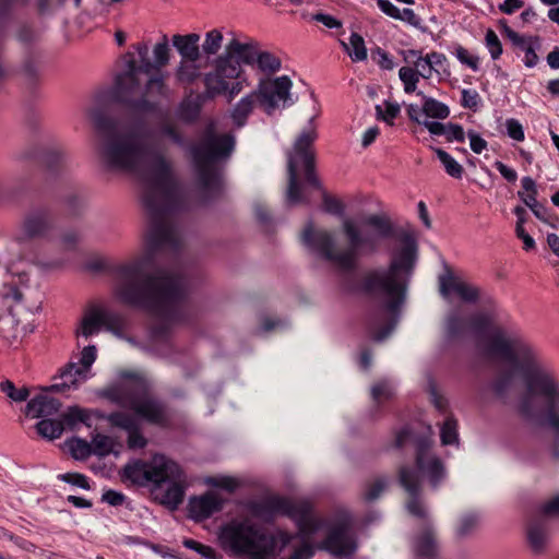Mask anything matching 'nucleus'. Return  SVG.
Returning a JSON list of instances; mask_svg holds the SVG:
<instances>
[{"label": "nucleus", "mask_w": 559, "mask_h": 559, "mask_svg": "<svg viewBox=\"0 0 559 559\" xmlns=\"http://www.w3.org/2000/svg\"><path fill=\"white\" fill-rule=\"evenodd\" d=\"M439 292L443 298L456 294L465 302H475L480 296L477 286L456 277L451 271H445L439 276Z\"/></svg>", "instance_id": "nucleus-15"}, {"label": "nucleus", "mask_w": 559, "mask_h": 559, "mask_svg": "<svg viewBox=\"0 0 559 559\" xmlns=\"http://www.w3.org/2000/svg\"><path fill=\"white\" fill-rule=\"evenodd\" d=\"M384 106H385L384 112L382 111L381 106L378 105L376 107L378 116L381 117L388 123L392 124V120L400 114V110H401L400 105L386 102L384 104Z\"/></svg>", "instance_id": "nucleus-56"}, {"label": "nucleus", "mask_w": 559, "mask_h": 559, "mask_svg": "<svg viewBox=\"0 0 559 559\" xmlns=\"http://www.w3.org/2000/svg\"><path fill=\"white\" fill-rule=\"evenodd\" d=\"M479 103V95L476 91H462V106L469 109H476Z\"/></svg>", "instance_id": "nucleus-62"}, {"label": "nucleus", "mask_w": 559, "mask_h": 559, "mask_svg": "<svg viewBox=\"0 0 559 559\" xmlns=\"http://www.w3.org/2000/svg\"><path fill=\"white\" fill-rule=\"evenodd\" d=\"M173 46L176 48L181 59L199 60L202 53L200 49V35L189 33L186 35L176 34L171 37Z\"/></svg>", "instance_id": "nucleus-22"}, {"label": "nucleus", "mask_w": 559, "mask_h": 559, "mask_svg": "<svg viewBox=\"0 0 559 559\" xmlns=\"http://www.w3.org/2000/svg\"><path fill=\"white\" fill-rule=\"evenodd\" d=\"M526 539L530 550L534 555H543L549 543V535L545 524L537 520L530 522L526 528Z\"/></svg>", "instance_id": "nucleus-23"}, {"label": "nucleus", "mask_w": 559, "mask_h": 559, "mask_svg": "<svg viewBox=\"0 0 559 559\" xmlns=\"http://www.w3.org/2000/svg\"><path fill=\"white\" fill-rule=\"evenodd\" d=\"M224 502V499L214 491H209L199 497H192L189 500L190 516L197 521L205 520L221 511Z\"/></svg>", "instance_id": "nucleus-17"}, {"label": "nucleus", "mask_w": 559, "mask_h": 559, "mask_svg": "<svg viewBox=\"0 0 559 559\" xmlns=\"http://www.w3.org/2000/svg\"><path fill=\"white\" fill-rule=\"evenodd\" d=\"M293 83L287 75L275 79H260L257 88L253 91L261 106L267 115H271L281 105H285L290 96Z\"/></svg>", "instance_id": "nucleus-11"}, {"label": "nucleus", "mask_w": 559, "mask_h": 559, "mask_svg": "<svg viewBox=\"0 0 559 559\" xmlns=\"http://www.w3.org/2000/svg\"><path fill=\"white\" fill-rule=\"evenodd\" d=\"M445 135L449 141H456L463 143L465 141V132L460 124L448 123Z\"/></svg>", "instance_id": "nucleus-61"}, {"label": "nucleus", "mask_w": 559, "mask_h": 559, "mask_svg": "<svg viewBox=\"0 0 559 559\" xmlns=\"http://www.w3.org/2000/svg\"><path fill=\"white\" fill-rule=\"evenodd\" d=\"M321 548L325 549L333 556L345 557L355 551L356 544L348 533L347 525L345 523H340L329 531Z\"/></svg>", "instance_id": "nucleus-16"}, {"label": "nucleus", "mask_w": 559, "mask_h": 559, "mask_svg": "<svg viewBox=\"0 0 559 559\" xmlns=\"http://www.w3.org/2000/svg\"><path fill=\"white\" fill-rule=\"evenodd\" d=\"M102 328V307L93 306L84 312L76 329V335L87 338L96 334Z\"/></svg>", "instance_id": "nucleus-25"}, {"label": "nucleus", "mask_w": 559, "mask_h": 559, "mask_svg": "<svg viewBox=\"0 0 559 559\" xmlns=\"http://www.w3.org/2000/svg\"><path fill=\"white\" fill-rule=\"evenodd\" d=\"M288 187L286 191V202L290 205L298 204L304 201L301 188L298 183L297 169L295 167V157L288 156Z\"/></svg>", "instance_id": "nucleus-33"}, {"label": "nucleus", "mask_w": 559, "mask_h": 559, "mask_svg": "<svg viewBox=\"0 0 559 559\" xmlns=\"http://www.w3.org/2000/svg\"><path fill=\"white\" fill-rule=\"evenodd\" d=\"M400 80L404 84L405 93H413L416 91L419 75L412 67H402L399 71Z\"/></svg>", "instance_id": "nucleus-48"}, {"label": "nucleus", "mask_w": 559, "mask_h": 559, "mask_svg": "<svg viewBox=\"0 0 559 559\" xmlns=\"http://www.w3.org/2000/svg\"><path fill=\"white\" fill-rule=\"evenodd\" d=\"M364 226L366 229L361 233L352 219L343 222V231L349 241L348 248H340L334 235L323 229L316 230L312 226L304 230L302 241L338 269L349 271L355 269L359 251L376 252L380 240L389 238L393 233L392 224L384 215H369L365 218Z\"/></svg>", "instance_id": "nucleus-5"}, {"label": "nucleus", "mask_w": 559, "mask_h": 559, "mask_svg": "<svg viewBox=\"0 0 559 559\" xmlns=\"http://www.w3.org/2000/svg\"><path fill=\"white\" fill-rule=\"evenodd\" d=\"M100 395L120 406H128L138 417L150 424L164 426L169 420L166 405L153 396L143 378L130 377L105 388Z\"/></svg>", "instance_id": "nucleus-6"}, {"label": "nucleus", "mask_w": 559, "mask_h": 559, "mask_svg": "<svg viewBox=\"0 0 559 559\" xmlns=\"http://www.w3.org/2000/svg\"><path fill=\"white\" fill-rule=\"evenodd\" d=\"M508 135L515 141H523L525 135L522 124L515 119H508L506 121Z\"/></svg>", "instance_id": "nucleus-60"}, {"label": "nucleus", "mask_w": 559, "mask_h": 559, "mask_svg": "<svg viewBox=\"0 0 559 559\" xmlns=\"http://www.w3.org/2000/svg\"><path fill=\"white\" fill-rule=\"evenodd\" d=\"M441 442L443 445L457 444V423L452 417L447 418L441 427Z\"/></svg>", "instance_id": "nucleus-45"}, {"label": "nucleus", "mask_w": 559, "mask_h": 559, "mask_svg": "<svg viewBox=\"0 0 559 559\" xmlns=\"http://www.w3.org/2000/svg\"><path fill=\"white\" fill-rule=\"evenodd\" d=\"M234 146L233 135L215 134L211 127L200 143L191 148L199 182L210 197L217 194L223 186L217 163L228 158Z\"/></svg>", "instance_id": "nucleus-7"}, {"label": "nucleus", "mask_w": 559, "mask_h": 559, "mask_svg": "<svg viewBox=\"0 0 559 559\" xmlns=\"http://www.w3.org/2000/svg\"><path fill=\"white\" fill-rule=\"evenodd\" d=\"M0 390L14 402H24L29 395V391L26 386H21L17 389L10 380L2 381L0 383Z\"/></svg>", "instance_id": "nucleus-44"}, {"label": "nucleus", "mask_w": 559, "mask_h": 559, "mask_svg": "<svg viewBox=\"0 0 559 559\" xmlns=\"http://www.w3.org/2000/svg\"><path fill=\"white\" fill-rule=\"evenodd\" d=\"M183 545L189 549L198 551L202 557L206 559H222V556L217 555L212 547L200 544L197 540L186 539Z\"/></svg>", "instance_id": "nucleus-51"}, {"label": "nucleus", "mask_w": 559, "mask_h": 559, "mask_svg": "<svg viewBox=\"0 0 559 559\" xmlns=\"http://www.w3.org/2000/svg\"><path fill=\"white\" fill-rule=\"evenodd\" d=\"M399 480L408 495V499L405 503L407 512L413 516L426 519L428 511L420 498L421 481L419 474L413 468L401 467L399 472Z\"/></svg>", "instance_id": "nucleus-14"}, {"label": "nucleus", "mask_w": 559, "mask_h": 559, "mask_svg": "<svg viewBox=\"0 0 559 559\" xmlns=\"http://www.w3.org/2000/svg\"><path fill=\"white\" fill-rule=\"evenodd\" d=\"M98 417L106 420L111 427L121 429L126 432H129L141 425V420L138 415L123 411L112 412L107 415L102 414Z\"/></svg>", "instance_id": "nucleus-27"}, {"label": "nucleus", "mask_w": 559, "mask_h": 559, "mask_svg": "<svg viewBox=\"0 0 559 559\" xmlns=\"http://www.w3.org/2000/svg\"><path fill=\"white\" fill-rule=\"evenodd\" d=\"M392 394L393 390L391 385L386 382H379L374 384L371 389V395L376 402L389 400L392 396Z\"/></svg>", "instance_id": "nucleus-55"}, {"label": "nucleus", "mask_w": 559, "mask_h": 559, "mask_svg": "<svg viewBox=\"0 0 559 559\" xmlns=\"http://www.w3.org/2000/svg\"><path fill=\"white\" fill-rule=\"evenodd\" d=\"M467 136L469 139L471 150L474 153L480 154L487 147V142L473 130L467 132Z\"/></svg>", "instance_id": "nucleus-63"}, {"label": "nucleus", "mask_w": 559, "mask_h": 559, "mask_svg": "<svg viewBox=\"0 0 559 559\" xmlns=\"http://www.w3.org/2000/svg\"><path fill=\"white\" fill-rule=\"evenodd\" d=\"M102 323L103 328L112 333L114 335L121 337L126 329L124 319L117 312L110 311L102 307Z\"/></svg>", "instance_id": "nucleus-36"}, {"label": "nucleus", "mask_w": 559, "mask_h": 559, "mask_svg": "<svg viewBox=\"0 0 559 559\" xmlns=\"http://www.w3.org/2000/svg\"><path fill=\"white\" fill-rule=\"evenodd\" d=\"M416 464L433 488H437L440 481L445 478L447 473L442 461L436 455L430 454L424 447L418 449Z\"/></svg>", "instance_id": "nucleus-18"}, {"label": "nucleus", "mask_w": 559, "mask_h": 559, "mask_svg": "<svg viewBox=\"0 0 559 559\" xmlns=\"http://www.w3.org/2000/svg\"><path fill=\"white\" fill-rule=\"evenodd\" d=\"M134 66L130 73H122L116 81L117 98L130 110L139 114H148L157 110L159 100L169 96V88L163 73L151 75L142 86L138 76H134Z\"/></svg>", "instance_id": "nucleus-8"}, {"label": "nucleus", "mask_w": 559, "mask_h": 559, "mask_svg": "<svg viewBox=\"0 0 559 559\" xmlns=\"http://www.w3.org/2000/svg\"><path fill=\"white\" fill-rule=\"evenodd\" d=\"M206 484L213 487L222 488L228 492L235 491L240 486V480L231 476L210 477Z\"/></svg>", "instance_id": "nucleus-49"}, {"label": "nucleus", "mask_w": 559, "mask_h": 559, "mask_svg": "<svg viewBox=\"0 0 559 559\" xmlns=\"http://www.w3.org/2000/svg\"><path fill=\"white\" fill-rule=\"evenodd\" d=\"M313 554V547L309 543L305 542L294 550L288 559H309Z\"/></svg>", "instance_id": "nucleus-64"}, {"label": "nucleus", "mask_w": 559, "mask_h": 559, "mask_svg": "<svg viewBox=\"0 0 559 559\" xmlns=\"http://www.w3.org/2000/svg\"><path fill=\"white\" fill-rule=\"evenodd\" d=\"M91 447L93 454L104 456L112 451L114 441L110 437L98 433L93 438Z\"/></svg>", "instance_id": "nucleus-47"}, {"label": "nucleus", "mask_w": 559, "mask_h": 559, "mask_svg": "<svg viewBox=\"0 0 559 559\" xmlns=\"http://www.w3.org/2000/svg\"><path fill=\"white\" fill-rule=\"evenodd\" d=\"M70 451L76 460H82L90 456L92 452L91 443L82 439H73L69 442Z\"/></svg>", "instance_id": "nucleus-50"}, {"label": "nucleus", "mask_w": 559, "mask_h": 559, "mask_svg": "<svg viewBox=\"0 0 559 559\" xmlns=\"http://www.w3.org/2000/svg\"><path fill=\"white\" fill-rule=\"evenodd\" d=\"M243 73L238 61H234L229 55H221L215 60L214 69L205 75L206 92L211 96L225 95L231 102L249 85Z\"/></svg>", "instance_id": "nucleus-9"}, {"label": "nucleus", "mask_w": 559, "mask_h": 559, "mask_svg": "<svg viewBox=\"0 0 559 559\" xmlns=\"http://www.w3.org/2000/svg\"><path fill=\"white\" fill-rule=\"evenodd\" d=\"M506 31V34L508 36V38L515 45L518 46L519 48L521 49H525L531 43H535V44H538V38L535 37H530V38H525L521 35H519L516 32H514L513 29H511L510 27H507L504 28Z\"/></svg>", "instance_id": "nucleus-57"}, {"label": "nucleus", "mask_w": 559, "mask_h": 559, "mask_svg": "<svg viewBox=\"0 0 559 559\" xmlns=\"http://www.w3.org/2000/svg\"><path fill=\"white\" fill-rule=\"evenodd\" d=\"M477 519L475 515H464L461 518L460 523L456 528V533L459 536L463 537L469 534L476 526Z\"/></svg>", "instance_id": "nucleus-58"}, {"label": "nucleus", "mask_w": 559, "mask_h": 559, "mask_svg": "<svg viewBox=\"0 0 559 559\" xmlns=\"http://www.w3.org/2000/svg\"><path fill=\"white\" fill-rule=\"evenodd\" d=\"M151 483L159 485L168 483L171 478L179 477L182 473L180 466L173 460L162 454H156L150 461Z\"/></svg>", "instance_id": "nucleus-19"}, {"label": "nucleus", "mask_w": 559, "mask_h": 559, "mask_svg": "<svg viewBox=\"0 0 559 559\" xmlns=\"http://www.w3.org/2000/svg\"><path fill=\"white\" fill-rule=\"evenodd\" d=\"M224 43V28L216 27L207 31L201 45L202 53L206 57L216 56Z\"/></svg>", "instance_id": "nucleus-34"}, {"label": "nucleus", "mask_w": 559, "mask_h": 559, "mask_svg": "<svg viewBox=\"0 0 559 559\" xmlns=\"http://www.w3.org/2000/svg\"><path fill=\"white\" fill-rule=\"evenodd\" d=\"M484 355L507 362L491 382L495 395L507 403L518 378L526 391L514 403L515 414L524 421L545 425L559 435V373L545 360L540 350L519 331L496 326L483 346Z\"/></svg>", "instance_id": "nucleus-2"}, {"label": "nucleus", "mask_w": 559, "mask_h": 559, "mask_svg": "<svg viewBox=\"0 0 559 559\" xmlns=\"http://www.w3.org/2000/svg\"><path fill=\"white\" fill-rule=\"evenodd\" d=\"M486 46L492 59H498L502 53V45L497 34L492 29L486 32Z\"/></svg>", "instance_id": "nucleus-52"}, {"label": "nucleus", "mask_w": 559, "mask_h": 559, "mask_svg": "<svg viewBox=\"0 0 559 559\" xmlns=\"http://www.w3.org/2000/svg\"><path fill=\"white\" fill-rule=\"evenodd\" d=\"M198 60L181 59L176 68V80L181 84L192 83L199 75L200 69L195 64Z\"/></svg>", "instance_id": "nucleus-37"}, {"label": "nucleus", "mask_w": 559, "mask_h": 559, "mask_svg": "<svg viewBox=\"0 0 559 559\" xmlns=\"http://www.w3.org/2000/svg\"><path fill=\"white\" fill-rule=\"evenodd\" d=\"M258 51L259 49L255 43H242L236 36H233L225 46L224 55H229L231 59L234 56H237L241 62L253 66Z\"/></svg>", "instance_id": "nucleus-24"}, {"label": "nucleus", "mask_w": 559, "mask_h": 559, "mask_svg": "<svg viewBox=\"0 0 559 559\" xmlns=\"http://www.w3.org/2000/svg\"><path fill=\"white\" fill-rule=\"evenodd\" d=\"M60 420L63 423V427H74L78 423H84L88 416L86 412L78 406L70 407L66 413L60 415Z\"/></svg>", "instance_id": "nucleus-46"}, {"label": "nucleus", "mask_w": 559, "mask_h": 559, "mask_svg": "<svg viewBox=\"0 0 559 559\" xmlns=\"http://www.w3.org/2000/svg\"><path fill=\"white\" fill-rule=\"evenodd\" d=\"M418 258L417 245L407 238L391 254L386 267L367 271L361 280L362 292L381 300L383 309L392 316L390 324L376 331L372 338L383 341L394 329L402 307L405 304L408 284Z\"/></svg>", "instance_id": "nucleus-4"}, {"label": "nucleus", "mask_w": 559, "mask_h": 559, "mask_svg": "<svg viewBox=\"0 0 559 559\" xmlns=\"http://www.w3.org/2000/svg\"><path fill=\"white\" fill-rule=\"evenodd\" d=\"M258 97L252 91L251 93L243 96L233 108L231 110V119L234 123L238 127H242L246 124L248 117L254 109V106L258 102Z\"/></svg>", "instance_id": "nucleus-30"}, {"label": "nucleus", "mask_w": 559, "mask_h": 559, "mask_svg": "<svg viewBox=\"0 0 559 559\" xmlns=\"http://www.w3.org/2000/svg\"><path fill=\"white\" fill-rule=\"evenodd\" d=\"M124 478L133 484L143 486L151 483L150 462L135 461L123 469Z\"/></svg>", "instance_id": "nucleus-32"}, {"label": "nucleus", "mask_w": 559, "mask_h": 559, "mask_svg": "<svg viewBox=\"0 0 559 559\" xmlns=\"http://www.w3.org/2000/svg\"><path fill=\"white\" fill-rule=\"evenodd\" d=\"M57 231L56 219L46 209H38L27 213L16 237L17 242L28 240H52Z\"/></svg>", "instance_id": "nucleus-12"}, {"label": "nucleus", "mask_w": 559, "mask_h": 559, "mask_svg": "<svg viewBox=\"0 0 559 559\" xmlns=\"http://www.w3.org/2000/svg\"><path fill=\"white\" fill-rule=\"evenodd\" d=\"M167 484L168 487L163 496V503L176 509L185 497L187 481L183 472L179 474V477L171 478Z\"/></svg>", "instance_id": "nucleus-28"}, {"label": "nucleus", "mask_w": 559, "mask_h": 559, "mask_svg": "<svg viewBox=\"0 0 559 559\" xmlns=\"http://www.w3.org/2000/svg\"><path fill=\"white\" fill-rule=\"evenodd\" d=\"M127 433V444L129 449H143L147 444V440L142 433V425Z\"/></svg>", "instance_id": "nucleus-53"}, {"label": "nucleus", "mask_w": 559, "mask_h": 559, "mask_svg": "<svg viewBox=\"0 0 559 559\" xmlns=\"http://www.w3.org/2000/svg\"><path fill=\"white\" fill-rule=\"evenodd\" d=\"M522 188L524 192H519V195L523 200V202L531 209L534 210L538 207V202L536 200V185L535 181L531 177H524L522 179Z\"/></svg>", "instance_id": "nucleus-43"}, {"label": "nucleus", "mask_w": 559, "mask_h": 559, "mask_svg": "<svg viewBox=\"0 0 559 559\" xmlns=\"http://www.w3.org/2000/svg\"><path fill=\"white\" fill-rule=\"evenodd\" d=\"M341 45L353 61L359 62L367 59L365 40L359 34L353 33L349 37V43L341 40Z\"/></svg>", "instance_id": "nucleus-35"}, {"label": "nucleus", "mask_w": 559, "mask_h": 559, "mask_svg": "<svg viewBox=\"0 0 559 559\" xmlns=\"http://www.w3.org/2000/svg\"><path fill=\"white\" fill-rule=\"evenodd\" d=\"M37 432L48 440L59 438L63 432V423L58 419L45 418L36 425Z\"/></svg>", "instance_id": "nucleus-39"}, {"label": "nucleus", "mask_w": 559, "mask_h": 559, "mask_svg": "<svg viewBox=\"0 0 559 559\" xmlns=\"http://www.w3.org/2000/svg\"><path fill=\"white\" fill-rule=\"evenodd\" d=\"M319 116V108L316 104V102L311 103V110L308 115V127L298 135L294 143L293 151L288 154V156L295 157V167L297 168V164L300 162L305 166L306 170V179L307 181L317 187L320 188V182L318 177L316 176L313 171V163H314V156L313 153L310 151L311 145L313 144L314 140L317 139V130L314 126V120Z\"/></svg>", "instance_id": "nucleus-10"}, {"label": "nucleus", "mask_w": 559, "mask_h": 559, "mask_svg": "<svg viewBox=\"0 0 559 559\" xmlns=\"http://www.w3.org/2000/svg\"><path fill=\"white\" fill-rule=\"evenodd\" d=\"M169 52L170 48L168 45L167 36L164 35L162 40L155 44L153 48V63L154 69L159 70L163 67L167 66L169 62Z\"/></svg>", "instance_id": "nucleus-42"}, {"label": "nucleus", "mask_w": 559, "mask_h": 559, "mask_svg": "<svg viewBox=\"0 0 559 559\" xmlns=\"http://www.w3.org/2000/svg\"><path fill=\"white\" fill-rule=\"evenodd\" d=\"M61 403L46 392L33 397L25 406V415L32 418H49L58 414Z\"/></svg>", "instance_id": "nucleus-20"}, {"label": "nucleus", "mask_w": 559, "mask_h": 559, "mask_svg": "<svg viewBox=\"0 0 559 559\" xmlns=\"http://www.w3.org/2000/svg\"><path fill=\"white\" fill-rule=\"evenodd\" d=\"M96 359V347L94 345L85 346L81 352L79 362H70L61 372V383L51 385L50 390H66L75 389L79 384L84 382L91 369V366Z\"/></svg>", "instance_id": "nucleus-13"}, {"label": "nucleus", "mask_w": 559, "mask_h": 559, "mask_svg": "<svg viewBox=\"0 0 559 559\" xmlns=\"http://www.w3.org/2000/svg\"><path fill=\"white\" fill-rule=\"evenodd\" d=\"M417 94L424 99L423 111L427 117L436 119H445L449 117L450 109L445 104L435 98L428 97L421 92H418Z\"/></svg>", "instance_id": "nucleus-38"}, {"label": "nucleus", "mask_w": 559, "mask_h": 559, "mask_svg": "<svg viewBox=\"0 0 559 559\" xmlns=\"http://www.w3.org/2000/svg\"><path fill=\"white\" fill-rule=\"evenodd\" d=\"M465 326L464 319L457 313H451L445 321L447 333L451 336L457 335Z\"/></svg>", "instance_id": "nucleus-54"}, {"label": "nucleus", "mask_w": 559, "mask_h": 559, "mask_svg": "<svg viewBox=\"0 0 559 559\" xmlns=\"http://www.w3.org/2000/svg\"><path fill=\"white\" fill-rule=\"evenodd\" d=\"M252 67H255L259 72L269 76L281 70L282 60L273 52L259 49Z\"/></svg>", "instance_id": "nucleus-31"}, {"label": "nucleus", "mask_w": 559, "mask_h": 559, "mask_svg": "<svg viewBox=\"0 0 559 559\" xmlns=\"http://www.w3.org/2000/svg\"><path fill=\"white\" fill-rule=\"evenodd\" d=\"M414 551L420 559H436L439 555V544L430 524L425 525L414 542Z\"/></svg>", "instance_id": "nucleus-21"}, {"label": "nucleus", "mask_w": 559, "mask_h": 559, "mask_svg": "<svg viewBox=\"0 0 559 559\" xmlns=\"http://www.w3.org/2000/svg\"><path fill=\"white\" fill-rule=\"evenodd\" d=\"M389 480L384 476H377L366 483L364 490V499L366 501H374L386 489Z\"/></svg>", "instance_id": "nucleus-40"}, {"label": "nucleus", "mask_w": 559, "mask_h": 559, "mask_svg": "<svg viewBox=\"0 0 559 559\" xmlns=\"http://www.w3.org/2000/svg\"><path fill=\"white\" fill-rule=\"evenodd\" d=\"M17 313L11 310V316L2 317L0 316V334L9 337H17L20 335H26L27 333L33 331V325L29 321H23L20 318H16Z\"/></svg>", "instance_id": "nucleus-26"}, {"label": "nucleus", "mask_w": 559, "mask_h": 559, "mask_svg": "<svg viewBox=\"0 0 559 559\" xmlns=\"http://www.w3.org/2000/svg\"><path fill=\"white\" fill-rule=\"evenodd\" d=\"M276 514L287 515L298 527V534L309 538L326 525L324 519L313 512L306 500H292L273 496L263 502L249 506V513L226 523L219 533L224 549L248 559H273L292 542L293 535L278 530L271 533L254 518L270 520Z\"/></svg>", "instance_id": "nucleus-3"}, {"label": "nucleus", "mask_w": 559, "mask_h": 559, "mask_svg": "<svg viewBox=\"0 0 559 559\" xmlns=\"http://www.w3.org/2000/svg\"><path fill=\"white\" fill-rule=\"evenodd\" d=\"M99 132V155L111 168L136 175L145 185L144 203L150 225L144 236V251L116 270L114 294L121 302L151 310L158 319L154 333L162 335L180 320V300L185 295L182 280L152 269V253L173 248L179 235L171 219L176 197L171 165L160 154L150 150L152 133L144 122L111 124L99 110L90 111Z\"/></svg>", "instance_id": "nucleus-1"}, {"label": "nucleus", "mask_w": 559, "mask_h": 559, "mask_svg": "<svg viewBox=\"0 0 559 559\" xmlns=\"http://www.w3.org/2000/svg\"><path fill=\"white\" fill-rule=\"evenodd\" d=\"M540 513L545 518L559 519V496L554 497V498L549 499L548 501H546L540 507Z\"/></svg>", "instance_id": "nucleus-59"}, {"label": "nucleus", "mask_w": 559, "mask_h": 559, "mask_svg": "<svg viewBox=\"0 0 559 559\" xmlns=\"http://www.w3.org/2000/svg\"><path fill=\"white\" fill-rule=\"evenodd\" d=\"M435 153L449 176L457 179L462 177L464 171L462 165L459 164L449 153L442 148H435Z\"/></svg>", "instance_id": "nucleus-41"}, {"label": "nucleus", "mask_w": 559, "mask_h": 559, "mask_svg": "<svg viewBox=\"0 0 559 559\" xmlns=\"http://www.w3.org/2000/svg\"><path fill=\"white\" fill-rule=\"evenodd\" d=\"M136 52L139 56V62L133 58L132 55H127L129 60L127 61V70L124 73L131 72V64L134 66V76L139 78L140 73L150 74L154 69V63L148 58V46L146 44H138Z\"/></svg>", "instance_id": "nucleus-29"}]
</instances>
